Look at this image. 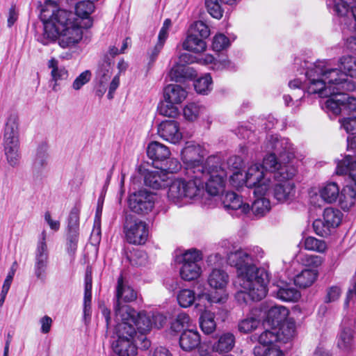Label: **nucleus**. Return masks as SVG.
Here are the masks:
<instances>
[{
	"instance_id": "nucleus-63",
	"label": "nucleus",
	"mask_w": 356,
	"mask_h": 356,
	"mask_svg": "<svg viewBox=\"0 0 356 356\" xmlns=\"http://www.w3.org/2000/svg\"><path fill=\"white\" fill-rule=\"evenodd\" d=\"M152 322V327L161 328L166 323V317L160 313H152L150 314Z\"/></svg>"
},
{
	"instance_id": "nucleus-47",
	"label": "nucleus",
	"mask_w": 356,
	"mask_h": 356,
	"mask_svg": "<svg viewBox=\"0 0 356 356\" xmlns=\"http://www.w3.org/2000/svg\"><path fill=\"white\" fill-rule=\"evenodd\" d=\"M3 152L6 162L10 167L19 166L22 157L20 147L4 149Z\"/></svg>"
},
{
	"instance_id": "nucleus-38",
	"label": "nucleus",
	"mask_w": 356,
	"mask_h": 356,
	"mask_svg": "<svg viewBox=\"0 0 356 356\" xmlns=\"http://www.w3.org/2000/svg\"><path fill=\"white\" fill-rule=\"evenodd\" d=\"M342 214L338 209L327 208L323 212L324 227L327 229L334 228L339 225Z\"/></svg>"
},
{
	"instance_id": "nucleus-42",
	"label": "nucleus",
	"mask_w": 356,
	"mask_h": 356,
	"mask_svg": "<svg viewBox=\"0 0 356 356\" xmlns=\"http://www.w3.org/2000/svg\"><path fill=\"white\" fill-rule=\"evenodd\" d=\"M281 336L277 331V328L271 327V330H266L259 337L258 341L261 348L269 347L275 345L274 343L279 341Z\"/></svg>"
},
{
	"instance_id": "nucleus-13",
	"label": "nucleus",
	"mask_w": 356,
	"mask_h": 356,
	"mask_svg": "<svg viewBox=\"0 0 356 356\" xmlns=\"http://www.w3.org/2000/svg\"><path fill=\"white\" fill-rule=\"evenodd\" d=\"M124 233L127 241L130 244L143 245L149 236L147 224L139 219H127L124 225Z\"/></svg>"
},
{
	"instance_id": "nucleus-17",
	"label": "nucleus",
	"mask_w": 356,
	"mask_h": 356,
	"mask_svg": "<svg viewBox=\"0 0 356 356\" xmlns=\"http://www.w3.org/2000/svg\"><path fill=\"white\" fill-rule=\"evenodd\" d=\"M355 321L350 317L343 318L341 328L337 338V346L343 352L349 353L355 348L354 339Z\"/></svg>"
},
{
	"instance_id": "nucleus-54",
	"label": "nucleus",
	"mask_w": 356,
	"mask_h": 356,
	"mask_svg": "<svg viewBox=\"0 0 356 356\" xmlns=\"http://www.w3.org/2000/svg\"><path fill=\"white\" fill-rule=\"evenodd\" d=\"M323 258L318 255L305 254L301 257V263L306 267L316 268L323 262Z\"/></svg>"
},
{
	"instance_id": "nucleus-32",
	"label": "nucleus",
	"mask_w": 356,
	"mask_h": 356,
	"mask_svg": "<svg viewBox=\"0 0 356 356\" xmlns=\"http://www.w3.org/2000/svg\"><path fill=\"white\" fill-rule=\"evenodd\" d=\"M241 164L242 160L239 156H232L227 161V165L237 170L230 175L229 178L231 185L235 188H239L245 184V175L238 170L241 166Z\"/></svg>"
},
{
	"instance_id": "nucleus-16",
	"label": "nucleus",
	"mask_w": 356,
	"mask_h": 356,
	"mask_svg": "<svg viewBox=\"0 0 356 356\" xmlns=\"http://www.w3.org/2000/svg\"><path fill=\"white\" fill-rule=\"evenodd\" d=\"M155 195L145 190H140L129 195V207L138 214H146L154 207Z\"/></svg>"
},
{
	"instance_id": "nucleus-39",
	"label": "nucleus",
	"mask_w": 356,
	"mask_h": 356,
	"mask_svg": "<svg viewBox=\"0 0 356 356\" xmlns=\"http://www.w3.org/2000/svg\"><path fill=\"white\" fill-rule=\"evenodd\" d=\"M48 66L51 69V74L52 76V80L55 82L52 89L54 91H56L57 82L58 81L67 79L68 77V72L65 70V67H58V61L54 58H51L49 61Z\"/></svg>"
},
{
	"instance_id": "nucleus-12",
	"label": "nucleus",
	"mask_w": 356,
	"mask_h": 356,
	"mask_svg": "<svg viewBox=\"0 0 356 356\" xmlns=\"http://www.w3.org/2000/svg\"><path fill=\"white\" fill-rule=\"evenodd\" d=\"M187 96V92L177 84L168 85L163 92V99L160 102L157 111H178L179 104Z\"/></svg>"
},
{
	"instance_id": "nucleus-60",
	"label": "nucleus",
	"mask_w": 356,
	"mask_h": 356,
	"mask_svg": "<svg viewBox=\"0 0 356 356\" xmlns=\"http://www.w3.org/2000/svg\"><path fill=\"white\" fill-rule=\"evenodd\" d=\"M91 73L86 70L79 74L72 83L73 89L78 90L90 80Z\"/></svg>"
},
{
	"instance_id": "nucleus-53",
	"label": "nucleus",
	"mask_w": 356,
	"mask_h": 356,
	"mask_svg": "<svg viewBox=\"0 0 356 356\" xmlns=\"http://www.w3.org/2000/svg\"><path fill=\"white\" fill-rule=\"evenodd\" d=\"M205 6L208 13L214 18L220 19L222 17L223 10L218 0H206Z\"/></svg>"
},
{
	"instance_id": "nucleus-50",
	"label": "nucleus",
	"mask_w": 356,
	"mask_h": 356,
	"mask_svg": "<svg viewBox=\"0 0 356 356\" xmlns=\"http://www.w3.org/2000/svg\"><path fill=\"white\" fill-rule=\"evenodd\" d=\"M80 208L73 207L67 218V228L69 232H78L79 227Z\"/></svg>"
},
{
	"instance_id": "nucleus-21",
	"label": "nucleus",
	"mask_w": 356,
	"mask_h": 356,
	"mask_svg": "<svg viewBox=\"0 0 356 356\" xmlns=\"http://www.w3.org/2000/svg\"><path fill=\"white\" fill-rule=\"evenodd\" d=\"M158 134L165 140L173 144L179 143L182 138L178 123L172 120L162 121L158 127Z\"/></svg>"
},
{
	"instance_id": "nucleus-37",
	"label": "nucleus",
	"mask_w": 356,
	"mask_h": 356,
	"mask_svg": "<svg viewBox=\"0 0 356 356\" xmlns=\"http://www.w3.org/2000/svg\"><path fill=\"white\" fill-rule=\"evenodd\" d=\"M206 42L202 38L194 33H190L185 41L183 42V48L186 50L195 53H201L206 49Z\"/></svg>"
},
{
	"instance_id": "nucleus-64",
	"label": "nucleus",
	"mask_w": 356,
	"mask_h": 356,
	"mask_svg": "<svg viewBox=\"0 0 356 356\" xmlns=\"http://www.w3.org/2000/svg\"><path fill=\"white\" fill-rule=\"evenodd\" d=\"M341 290L339 287L333 286L327 289L325 298L326 302H331L337 300L341 295Z\"/></svg>"
},
{
	"instance_id": "nucleus-34",
	"label": "nucleus",
	"mask_w": 356,
	"mask_h": 356,
	"mask_svg": "<svg viewBox=\"0 0 356 356\" xmlns=\"http://www.w3.org/2000/svg\"><path fill=\"white\" fill-rule=\"evenodd\" d=\"M356 0H327V6L336 15H344L348 10L355 7Z\"/></svg>"
},
{
	"instance_id": "nucleus-45",
	"label": "nucleus",
	"mask_w": 356,
	"mask_h": 356,
	"mask_svg": "<svg viewBox=\"0 0 356 356\" xmlns=\"http://www.w3.org/2000/svg\"><path fill=\"white\" fill-rule=\"evenodd\" d=\"M304 247L309 251L323 253L326 251L327 246L325 241L318 239L313 236H308L304 240Z\"/></svg>"
},
{
	"instance_id": "nucleus-8",
	"label": "nucleus",
	"mask_w": 356,
	"mask_h": 356,
	"mask_svg": "<svg viewBox=\"0 0 356 356\" xmlns=\"http://www.w3.org/2000/svg\"><path fill=\"white\" fill-rule=\"evenodd\" d=\"M340 22L351 31V35L348 38L349 44L353 48L356 46V7H354L345 13L344 15H337ZM341 70L347 71L350 77L356 79V58L351 56H343L339 60Z\"/></svg>"
},
{
	"instance_id": "nucleus-58",
	"label": "nucleus",
	"mask_w": 356,
	"mask_h": 356,
	"mask_svg": "<svg viewBox=\"0 0 356 356\" xmlns=\"http://www.w3.org/2000/svg\"><path fill=\"white\" fill-rule=\"evenodd\" d=\"M211 68L213 70L220 71L223 70H232L235 69V65L226 57H222L213 62Z\"/></svg>"
},
{
	"instance_id": "nucleus-9",
	"label": "nucleus",
	"mask_w": 356,
	"mask_h": 356,
	"mask_svg": "<svg viewBox=\"0 0 356 356\" xmlns=\"http://www.w3.org/2000/svg\"><path fill=\"white\" fill-rule=\"evenodd\" d=\"M245 184L248 188H254V194L266 195L272 186V180L264 172L261 164H250L245 174Z\"/></svg>"
},
{
	"instance_id": "nucleus-56",
	"label": "nucleus",
	"mask_w": 356,
	"mask_h": 356,
	"mask_svg": "<svg viewBox=\"0 0 356 356\" xmlns=\"http://www.w3.org/2000/svg\"><path fill=\"white\" fill-rule=\"evenodd\" d=\"M190 322L189 316L184 313H179L175 320L174 322L172 323L171 328L175 332H179L185 327L188 326Z\"/></svg>"
},
{
	"instance_id": "nucleus-15",
	"label": "nucleus",
	"mask_w": 356,
	"mask_h": 356,
	"mask_svg": "<svg viewBox=\"0 0 356 356\" xmlns=\"http://www.w3.org/2000/svg\"><path fill=\"white\" fill-rule=\"evenodd\" d=\"M323 63V68L324 70H332L333 68H331L330 65L327 64V62L323 60H318L312 66L309 67L305 75V81L302 82L301 79H296L293 81H291L289 83V86L291 88H300L304 92V95H305V92L307 93L308 95L310 94H313L312 92V78H314L316 81L325 80V76H324V74H325V72H320L317 70V67L320 63Z\"/></svg>"
},
{
	"instance_id": "nucleus-19",
	"label": "nucleus",
	"mask_w": 356,
	"mask_h": 356,
	"mask_svg": "<svg viewBox=\"0 0 356 356\" xmlns=\"http://www.w3.org/2000/svg\"><path fill=\"white\" fill-rule=\"evenodd\" d=\"M229 281V276L227 273L220 268H213L208 277V283L209 286L216 289L215 292L209 293L212 296L219 297L220 295H224L223 298L218 303L224 302L227 298V295L225 292V287Z\"/></svg>"
},
{
	"instance_id": "nucleus-23",
	"label": "nucleus",
	"mask_w": 356,
	"mask_h": 356,
	"mask_svg": "<svg viewBox=\"0 0 356 356\" xmlns=\"http://www.w3.org/2000/svg\"><path fill=\"white\" fill-rule=\"evenodd\" d=\"M145 184L154 189H159L168 186L170 179L168 174L163 169L156 170H147L144 175Z\"/></svg>"
},
{
	"instance_id": "nucleus-31",
	"label": "nucleus",
	"mask_w": 356,
	"mask_h": 356,
	"mask_svg": "<svg viewBox=\"0 0 356 356\" xmlns=\"http://www.w3.org/2000/svg\"><path fill=\"white\" fill-rule=\"evenodd\" d=\"M351 185L346 186L341 191L339 197V205L344 211H348L354 206L356 200V181Z\"/></svg>"
},
{
	"instance_id": "nucleus-36",
	"label": "nucleus",
	"mask_w": 356,
	"mask_h": 356,
	"mask_svg": "<svg viewBox=\"0 0 356 356\" xmlns=\"http://www.w3.org/2000/svg\"><path fill=\"white\" fill-rule=\"evenodd\" d=\"M235 337L233 334L227 332L222 334L212 346L213 351L222 353L229 352L234 346Z\"/></svg>"
},
{
	"instance_id": "nucleus-26",
	"label": "nucleus",
	"mask_w": 356,
	"mask_h": 356,
	"mask_svg": "<svg viewBox=\"0 0 356 356\" xmlns=\"http://www.w3.org/2000/svg\"><path fill=\"white\" fill-rule=\"evenodd\" d=\"M289 314L288 309L284 306L276 305L272 307L267 312L266 323L269 326L277 328L286 320Z\"/></svg>"
},
{
	"instance_id": "nucleus-61",
	"label": "nucleus",
	"mask_w": 356,
	"mask_h": 356,
	"mask_svg": "<svg viewBox=\"0 0 356 356\" xmlns=\"http://www.w3.org/2000/svg\"><path fill=\"white\" fill-rule=\"evenodd\" d=\"M78 232H69L67 242V252L72 254L75 252L77 248L78 243Z\"/></svg>"
},
{
	"instance_id": "nucleus-24",
	"label": "nucleus",
	"mask_w": 356,
	"mask_h": 356,
	"mask_svg": "<svg viewBox=\"0 0 356 356\" xmlns=\"http://www.w3.org/2000/svg\"><path fill=\"white\" fill-rule=\"evenodd\" d=\"M92 1H81L75 6V13L78 17L76 19H79V22H81L84 29H88L92 26V19L90 16L95 10V6Z\"/></svg>"
},
{
	"instance_id": "nucleus-20",
	"label": "nucleus",
	"mask_w": 356,
	"mask_h": 356,
	"mask_svg": "<svg viewBox=\"0 0 356 356\" xmlns=\"http://www.w3.org/2000/svg\"><path fill=\"white\" fill-rule=\"evenodd\" d=\"M274 198L280 202H286L293 200L296 195V186L292 181L272 182L270 191Z\"/></svg>"
},
{
	"instance_id": "nucleus-35",
	"label": "nucleus",
	"mask_w": 356,
	"mask_h": 356,
	"mask_svg": "<svg viewBox=\"0 0 356 356\" xmlns=\"http://www.w3.org/2000/svg\"><path fill=\"white\" fill-rule=\"evenodd\" d=\"M339 187L334 182H328L321 187L319 193L323 200L331 204L335 202L339 196Z\"/></svg>"
},
{
	"instance_id": "nucleus-33",
	"label": "nucleus",
	"mask_w": 356,
	"mask_h": 356,
	"mask_svg": "<svg viewBox=\"0 0 356 356\" xmlns=\"http://www.w3.org/2000/svg\"><path fill=\"white\" fill-rule=\"evenodd\" d=\"M297 173V169L291 162L282 163L273 174V178L277 181H291Z\"/></svg>"
},
{
	"instance_id": "nucleus-6",
	"label": "nucleus",
	"mask_w": 356,
	"mask_h": 356,
	"mask_svg": "<svg viewBox=\"0 0 356 356\" xmlns=\"http://www.w3.org/2000/svg\"><path fill=\"white\" fill-rule=\"evenodd\" d=\"M186 178H177L170 180L168 197L176 204L181 206L196 200L203 194L208 177H193L186 175Z\"/></svg>"
},
{
	"instance_id": "nucleus-48",
	"label": "nucleus",
	"mask_w": 356,
	"mask_h": 356,
	"mask_svg": "<svg viewBox=\"0 0 356 356\" xmlns=\"http://www.w3.org/2000/svg\"><path fill=\"white\" fill-rule=\"evenodd\" d=\"M47 147L46 145H42L38 147L36 156L33 162V168L35 170H42L47 164Z\"/></svg>"
},
{
	"instance_id": "nucleus-14",
	"label": "nucleus",
	"mask_w": 356,
	"mask_h": 356,
	"mask_svg": "<svg viewBox=\"0 0 356 356\" xmlns=\"http://www.w3.org/2000/svg\"><path fill=\"white\" fill-rule=\"evenodd\" d=\"M47 233L42 231L38 241L34 262V274L38 280L44 281L49 262V251L46 242Z\"/></svg>"
},
{
	"instance_id": "nucleus-5",
	"label": "nucleus",
	"mask_w": 356,
	"mask_h": 356,
	"mask_svg": "<svg viewBox=\"0 0 356 356\" xmlns=\"http://www.w3.org/2000/svg\"><path fill=\"white\" fill-rule=\"evenodd\" d=\"M43 10L42 19L44 22V33L40 39L44 45L58 40V44L63 49L76 47L83 38V26L74 14L66 10L58 9L52 11L48 16Z\"/></svg>"
},
{
	"instance_id": "nucleus-1",
	"label": "nucleus",
	"mask_w": 356,
	"mask_h": 356,
	"mask_svg": "<svg viewBox=\"0 0 356 356\" xmlns=\"http://www.w3.org/2000/svg\"><path fill=\"white\" fill-rule=\"evenodd\" d=\"M264 255V252L261 248L254 247L251 254L238 250L228 256L229 263L236 268L238 281L243 289L235 295L241 305H247L250 300L259 301L267 294L270 273L266 268H257L253 264L254 260H259Z\"/></svg>"
},
{
	"instance_id": "nucleus-25",
	"label": "nucleus",
	"mask_w": 356,
	"mask_h": 356,
	"mask_svg": "<svg viewBox=\"0 0 356 356\" xmlns=\"http://www.w3.org/2000/svg\"><path fill=\"white\" fill-rule=\"evenodd\" d=\"M116 298L117 302L115 305V320L117 319V309L125 305H122L121 301L129 302L134 301L136 298V293L134 290L129 286L124 284L122 275L118 279Z\"/></svg>"
},
{
	"instance_id": "nucleus-7",
	"label": "nucleus",
	"mask_w": 356,
	"mask_h": 356,
	"mask_svg": "<svg viewBox=\"0 0 356 356\" xmlns=\"http://www.w3.org/2000/svg\"><path fill=\"white\" fill-rule=\"evenodd\" d=\"M224 295L219 297L212 296L209 290L203 284H198L196 286V291L191 289H184L180 290L177 295V300L179 305L183 308H188L192 305L200 310L207 308L213 303L220 301Z\"/></svg>"
},
{
	"instance_id": "nucleus-41",
	"label": "nucleus",
	"mask_w": 356,
	"mask_h": 356,
	"mask_svg": "<svg viewBox=\"0 0 356 356\" xmlns=\"http://www.w3.org/2000/svg\"><path fill=\"white\" fill-rule=\"evenodd\" d=\"M296 323L292 319H288L277 327V331L281 336L279 341L285 342L293 338L296 334Z\"/></svg>"
},
{
	"instance_id": "nucleus-3",
	"label": "nucleus",
	"mask_w": 356,
	"mask_h": 356,
	"mask_svg": "<svg viewBox=\"0 0 356 356\" xmlns=\"http://www.w3.org/2000/svg\"><path fill=\"white\" fill-rule=\"evenodd\" d=\"M323 66V63H320L316 70L327 72L324 74L325 79L316 81L312 78V93H318L321 97H327V99L320 102L322 108H326L330 111H356V97L345 93L353 90L355 88L353 81L348 78V76H350L349 74L347 71L341 72V69L337 68L326 71Z\"/></svg>"
},
{
	"instance_id": "nucleus-44",
	"label": "nucleus",
	"mask_w": 356,
	"mask_h": 356,
	"mask_svg": "<svg viewBox=\"0 0 356 356\" xmlns=\"http://www.w3.org/2000/svg\"><path fill=\"white\" fill-rule=\"evenodd\" d=\"M200 325L202 330L205 334L212 333L216 327L214 314L208 310H204L200 317Z\"/></svg>"
},
{
	"instance_id": "nucleus-28",
	"label": "nucleus",
	"mask_w": 356,
	"mask_h": 356,
	"mask_svg": "<svg viewBox=\"0 0 356 356\" xmlns=\"http://www.w3.org/2000/svg\"><path fill=\"white\" fill-rule=\"evenodd\" d=\"M200 343V337L197 331L187 330L184 331L179 338V345L185 351L196 348Z\"/></svg>"
},
{
	"instance_id": "nucleus-51",
	"label": "nucleus",
	"mask_w": 356,
	"mask_h": 356,
	"mask_svg": "<svg viewBox=\"0 0 356 356\" xmlns=\"http://www.w3.org/2000/svg\"><path fill=\"white\" fill-rule=\"evenodd\" d=\"M254 353L259 356H284L282 350L276 345L265 348L255 347Z\"/></svg>"
},
{
	"instance_id": "nucleus-18",
	"label": "nucleus",
	"mask_w": 356,
	"mask_h": 356,
	"mask_svg": "<svg viewBox=\"0 0 356 356\" xmlns=\"http://www.w3.org/2000/svg\"><path fill=\"white\" fill-rule=\"evenodd\" d=\"M2 145L3 149L20 147L18 118L15 115H10L6 122Z\"/></svg>"
},
{
	"instance_id": "nucleus-29",
	"label": "nucleus",
	"mask_w": 356,
	"mask_h": 356,
	"mask_svg": "<svg viewBox=\"0 0 356 356\" xmlns=\"http://www.w3.org/2000/svg\"><path fill=\"white\" fill-rule=\"evenodd\" d=\"M276 297L285 302H296L300 298V291L289 283H282L275 292Z\"/></svg>"
},
{
	"instance_id": "nucleus-4",
	"label": "nucleus",
	"mask_w": 356,
	"mask_h": 356,
	"mask_svg": "<svg viewBox=\"0 0 356 356\" xmlns=\"http://www.w3.org/2000/svg\"><path fill=\"white\" fill-rule=\"evenodd\" d=\"M181 155L186 175L196 178L208 177L206 191L211 195H217L223 191L228 172L225 170L226 164L220 156H211L203 163L204 149L193 141L186 143Z\"/></svg>"
},
{
	"instance_id": "nucleus-43",
	"label": "nucleus",
	"mask_w": 356,
	"mask_h": 356,
	"mask_svg": "<svg viewBox=\"0 0 356 356\" xmlns=\"http://www.w3.org/2000/svg\"><path fill=\"white\" fill-rule=\"evenodd\" d=\"M113 67L109 59H105L99 65L96 73V79L99 83H108L112 75Z\"/></svg>"
},
{
	"instance_id": "nucleus-22",
	"label": "nucleus",
	"mask_w": 356,
	"mask_h": 356,
	"mask_svg": "<svg viewBox=\"0 0 356 356\" xmlns=\"http://www.w3.org/2000/svg\"><path fill=\"white\" fill-rule=\"evenodd\" d=\"M222 204L225 210L232 215V211H234L236 216H240L250 211L249 204L243 203L241 197L234 192L225 193L222 198Z\"/></svg>"
},
{
	"instance_id": "nucleus-11",
	"label": "nucleus",
	"mask_w": 356,
	"mask_h": 356,
	"mask_svg": "<svg viewBox=\"0 0 356 356\" xmlns=\"http://www.w3.org/2000/svg\"><path fill=\"white\" fill-rule=\"evenodd\" d=\"M202 259V252L199 250L191 249L182 254L178 260L181 264L179 274L185 281H192L198 278L202 269L198 262Z\"/></svg>"
},
{
	"instance_id": "nucleus-40",
	"label": "nucleus",
	"mask_w": 356,
	"mask_h": 356,
	"mask_svg": "<svg viewBox=\"0 0 356 356\" xmlns=\"http://www.w3.org/2000/svg\"><path fill=\"white\" fill-rule=\"evenodd\" d=\"M257 197L252 204V211L257 216H263L270 209V202L265 195H254Z\"/></svg>"
},
{
	"instance_id": "nucleus-55",
	"label": "nucleus",
	"mask_w": 356,
	"mask_h": 356,
	"mask_svg": "<svg viewBox=\"0 0 356 356\" xmlns=\"http://www.w3.org/2000/svg\"><path fill=\"white\" fill-rule=\"evenodd\" d=\"M191 33H194L202 38H207L210 35L209 26L202 21H197L193 23L191 27Z\"/></svg>"
},
{
	"instance_id": "nucleus-59",
	"label": "nucleus",
	"mask_w": 356,
	"mask_h": 356,
	"mask_svg": "<svg viewBox=\"0 0 356 356\" xmlns=\"http://www.w3.org/2000/svg\"><path fill=\"white\" fill-rule=\"evenodd\" d=\"M229 44V38L223 34L216 35L213 40L212 47L214 51H220L227 48Z\"/></svg>"
},
{
	"instance_id": "nucleus-27",
	"label": "nucleus",
	"mask_w": 356,
	"mask_h": 356,
	"mask_svg": "<svg viewBox=\"0 0 356 356\" xmlns=\"http://www.w3.org/2000/svg\"><path fill=\"white\" fill-rule=\"evenodd\" d=\"M318 276L317 270L305 268L295 276L294 284L300 289H307L313 285Z\"/></svg>"
},
{
	"instance_id": "nucleus-52",
	"label": "nucleus",
	"mask_w": 356,
	"mask_h": 356,
	"mask_svg": "<svg viewBox=\"0 0 356 356\" xmlns=\"http://www.w3.org/2000/svg\"><path fill=\"white\" fill-rule=\"evenodd\" d=\"M190 71L191 68L188 67L182 64L176 65L170 70V76L176 81H179L181 79L191 75Z\"/></svg>"
},
{
	"instance_id": "nucleus-30",
	"label": "nucleus",
	"mask_w": 356,
	"mask_h": 356,
	"mask_svg": "<svg viewBox=\"0 0 356 356\" xmlns=\"http://www.w3.org/2000/svg\"><path fill=\"white\" fill-rule=\"evenodd\" d=\"M147 154L153 161H164L169 158L170 152L165 145L152 141L147 145Z\"/></svg>"
},
{
	"instance_id": "nucleus-57",
	"label": "nucleus",
	"mask_w": 356,
	"mask_h": 356,
	"mask_svg": "<svg viewBox=\"0 0 356 356\" xmlns=\"http://www.w3.org/2000/svg\"><path fill=\"white\" fill-rule=\"evenodd\" d=\"M339 122L348 134H356V116L350 115L347 118L339 119Z\"/></svg>"
},
{
	"instance_id": "nucleus-62",
	"label": "nucleus",
	"mask_w": 356,
	"mask_h": 356,
	"mask_svg": "<svg viewBox=\"0 0 356 356\" xmlns=\"http://www.w3.org/2000/svg\"><path fill=\"white\" fill-rule=\"evenodd\" d=\"M171 26V21L169 19H166L161 27L159 35H158V42L165 44V42L168 36V31Z\"/></svg>"
},
{
	"instance_id": "nucleus-49",
	"label": "nucleus",
	"mask_w": 356,
	"mask_h": 356,
	"mask_svg": "<svg viewBox=\"0 0 356 356\" xmlns=\"http://www.w3.org/2000/svg\"><path fill=\"white\" fill-rule=\"evenodd\" d=\"M260 321L254 316H248L238 323V330L243 333H248L254 330L259 325Z\"/></svg>"
},
{
	"instance_id": "nucleus-46",
	"label": "nucleus",
	"mask_w": 356,
	"mask_h": 356,
	"mask_svg": "<svg viewBox=\"0 0 356 356\" xmlns=\"http://www.w3.org/2000/svg\"><path fill=\"white\" fill-rule=\"evenodd\" d=\"M212 83L211 76L207 74L195 81L194 88L197 93L204 95L212 90Z\"/></svg>"
},
{
	"instance_id": "nucleus-10",
	"label": "nucleus",
	"mask_w": 356,
	"mask_h": 356,
	"mask_svg": "<svg viewBox=\"0 0 356 356\" xmlns=\"http://www.w3.org/2000/svg\"><path fill=\"white\" fill-rule=\"evenodd\" d=\"M270 141L272 143V148L275 152L266 155L263 160V169L266 171L275 172L279 165L281 164L278 161L276 154L280 158L284 157L285 155L288 160L293 157V148L287 138H279L277 136H270Z\"/></svg>"
},
{
	"instance_id": "nucleus-2",
	"label": "nucleus",
	"mask_w": 356,
	"mask_h": 356,
	"mask_svg": "<svg viewBox=\"0 0 356 356\" xmlns=\"http://www.w3.org/2000/svg\"><path fill=\"white\" fill-rule=\"evenodd\" d=\"M117 325L115 327L112 348L118 356H134L137 354L136 330L140 334L137 339L142 341L143 348L150 346L149 341L143 335L152 329L150 314L137 312L129 305L117 309Z\"/></svg>"
}]
</instances>
